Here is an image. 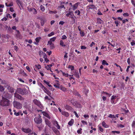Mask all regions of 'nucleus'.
Segmentation results:
<instances>
[{
    "instance_id": "obj_11",
    "label": "nucleus",
    "mask_w": 135,
    "mask_h": 135,
    "mask_svg": "<svg viewBox=\"0 0 135 135\" xmlns=\"http://www.w3.org/2000/svg\"><path fill=\"white\" fill-rule=\"evenodd\" d=\"M21 129L23 132L26 133H30L31 132V130L29 128L26 129L22 128Z\"/></svg>"
},
{
    "instance_id": "obj_21",
    "label": "nucleus",
    "mask_w": 135,
    "mask_h": 135,
    "mask_svg": "<svg viewBox=\"0 0 135 135\" xmlns=\"http://www.w3.org/2000/svg\"><path fill=\"white\" fill-rule=\"evenodd\" d=\"M73 75L75 76L77 78H79V74L78 72L75 71Z\"/></svg>"
},
{
    "instance_id": "obj_17",
    "label": "nucleus",
    "mask_w": 135,
    "mask_h": 135,
    "mask_svg": "<svg viewBox=\"0 0 135 135\" xmlns=\"http://www.w3.org/2000/svg\"><path fill=\"white\" fill-rule=\"evenodd\" d=\"M52 129L54 132L56 134L58 135L59 134V131L56 128L53 127L52 128Z\"/></svg>"
},
{
    "instance_id": "obj_27",
    "label": "nucleus",
    "mask_w": 135,
    "mask_h": 135,
    "mask_svg": "<svg viewBox=\"0 0 135 135\" xmlns=\"http://www.w3.org/2000/svg\"><path fill=\"white\" fill-rule=\"evenodd\" d=\"M60 85L58 83H57L56 84L54 85V86L56 88L59 89L60 87Z\"/></svg>"
},
{
    "instance_id": "obj_3",
    "label": "nucleus",
    "mask_w": 135,
    "mask_h": 135,
    "mask_svg": "<svg viewBox=\"0 0 135 135\" xmlns=\"http://www.w3.org/2000/svg\"><path fill=\"white\" fill-rule=\"evenodd\" d=\"M14 107L17 109H21L22 108V105L19 102L16 101H14L13 102Z\"/></svg>"
},
{
    "instance_id": "obj_7",
    "label": "nucleus",
    "mask_w": 135,
    "mask_h": 135,
    "mask_svg": "<svg viewBox=\"0 0 135 135\" xmlns=\"http://www.w3.org/2000/svg\"><path fill=\"white\" fill-rule=\"evenodd\" d=\"M28 11L29 12H31L34 14H36L37 13V10L35 8H31L28 9Z\"/></svg>"
},
{
    "instance_id": "obj_26",
    "label": "nucleus",
    "mask_w": 135,
    "mask_h": 135,
    "mask_svg": "<svg viewBox=\"0 0 135 135\" xmlns=\"http://www.w3.org/2000/svg\"><path fill=\"white\" fill-rule=\"evenodd\" d=\"M40 87L44 91L46 88L42 84L40 83L39 84Z\"/></svg>"
},
{
    "instance_id": "obj_61",
    "label": "nucleus",
    "mask_w": 135,
    "mask_h": 135,
    "mask_svg": "<svg viewBox=\"0 0 135 135\" xmlns=\"http://www.w3.org/2000/svg\"><path fill=\"white\" fill-rule=\"evenodd\" d=\"M26 69L28 70V71L29 72L31 71V70L30 69V68L28 66H27L26 67Z\"/></svg>"
},
{
    "instance_id": "obj_5",
    "label": "nucleus",
    "mask_w": 135,
    "mask_h": 135,
    "mask_svg": "<svg viewBox=\"0 0 135 135\" xmlns=\"http://www.w3.org/2000/svg\"><path fill=\"white\" fill-rule=\"evenodd\" d=\"M33 103L41 109L43 108V107L40 102L37 99H34L33 100Z\"/></svg>"
},
{
    "instance_id": "obj_19",
    "label": "nucleus",
    "mask_w": 135,
    "mask_h": 135,
    "mask_svg": "<svg viewBox=\"0 0 135 135\" xmlns=\"http://www.w3.org/2000/svg\"><path fill=\"white\" fill-rule=\"evenodd\" d=\"M52 66V64L48 65L47 66H46L45 68L47 70H50L52 72L51 70V67Z\"/></svg>"
},
{
    "instance_id": "obj_50",
    "label": "nucleus",
    "mask_w": 135,
    "mask_h": 135,
    "mask_svg": "<svg viewBox=\"0 0 135 135\" xmlns=\"http://www.w3.org/2000/svg\"><path fill=\"white\" fill-rule=\"evenodd\" d=\"M123 16L124 17H128L129 16V15L128 13H126L123 14Z\"/></svg>"
},
{
    "instance_id": "obj_24",
    "label": "nucleus",
    "mask_w": 135,
    "mask_h": 135,
    "mask_svg": "<svg viewBox=\"0 0 135 135\" xmlns=\"http://www.w3.org/2000/svg\"><path fill=\"white\" fill-rule=\"evenodd\" d=\"M102 125L105 128H107L109 127V126L107 125L104 121L102 122Z\"/></svg>"
},
{
    "instance_id": "obj_12",
    "label": "nucleus",
    "mask_w": 135,
    "mask_h": 135,
    "mask_svg": "<svg viewBox=\"0 0 135 135\" xmlns=\"http://www.w3.org/2000/svg\"><path fill=\"white\" fill-rule=\"evenodd\" d=\"M44 91V92L47 94L51 98H52L51 96V92L47 90V89L46 88Z\"/></svg>"
},
{
    "instance_id": "obj_47",
    "label": "nucleus",
    "mask_w": 135,
    "mask_h": 135,
    "mask_svg": "<svg viewBox=\"0 0 135 135\" xmlns=\"http://www.w3.org/2000/svg\"><path fill=\"white\" fill-rule=\"evenodd\" d=\"M3 84H5V85H4L5 87L7 88L8 89H9V85L8 84H6V81H5V83Z\"/></svg>"
},
{
    "instance_id": "obj_13",
    "label": "nucleus",
    "mask_w": 135,
    "mask_h": 135,
    "mask_svg": "<svg viewBox=\"0 0 135 135\" xmlns=\"http://www.w3.org/2000/svg\"><path fill=\"white\" fill-rule=\"evenodd\" d=\"M54 124L58 129H60V127L59 125L58 122L56 121L55 120L54 121Z\"/></svg>"
},
{
    "instance_id": "obj_20",
    "label": "nucleus",
    "mask_w": 135,
    "mask_h": 135,
    "mask_svg": "<svg viewBox=\"0 0 135 135\" xmlns=\"http://www.w3.org/2000/svg\"><path fill=\"white\" fill-rule=\"evenodd\" d=\"M41 38L40 37H37L35 39V41L36 42H34V43L35 44L37 45L38 43L39 42Z\"/></svg>"
},
{
    "instance_id": "obj_39",
    "label": "nucleus",
    "mask_w": 135,
    "mask_h": 135,
    "mask_svg": "<svg viewBox=\"0 0 135 135\" xmlns=\"http://www.w3.org/2000/svg\"><path fill=\"white\" fill-rule=\"evenodd\" d=\"M63 75L66 77H68L69 75L71 76V75H69L67 73H62Z\"/></svg>"
},
{
    "instance_id": "obj_23",
    "label": "nucleus",
    "mask_w": 135,
    "mask_h": 135,
    "mask_svg": "<svg viewBox=\"0 0 135 135\" xmlns=\"http://www.w3.org/2000/svg\"><path fill=\"white\" fill-rule=\"evenodd\" d=\"M46 20L44 18L42 19L41 20V23L42 26H43L45 23L46 22Z\"/></svg>"
},
{
    "instance_id": "obj_31",
    "label": "nucleus",
    "mask_w": 135,
    "mask_h": 135,
    "mask_svg": "<svg viewBox=\"0 0 135 135\" xmlns=\"http://www.w3.org/2000/svg\"><path fill=\"white\" fill-rule=\"evenodd\" d=\"M74 122V120L71 119L68 123V124L69 125L71 126L72 125L73 123Z\"/></svg>"
},
{
    "instance_id": "obj_35",
    "label": "nucleus",
    "mask_w": 135,
    "mask_h": 135,
    "mask_svg": "<svg viewBox=\"0 0 135 135\" xmlns=\"http://www.w3.org/2000/svg\"><path fill=\"white\" fill-rule=\"evenodd\" d=\"M56 37H54L51 38L49 41H51V42H54L55 40L56 39Z\"/></svg>"
},
{
    "instance_id": "obj_49",
    "label": "nucleus",
    "mask_w": 135,
    "mask_h": 135,
    "mask_svg": "<svg viewBox=\"0 0 135 135\" xmlns=\"http://www.w3.org/2000/svg\"><path fill=\"white\" fill-rule=\"evenodd\" d=\"M81 122L82 123H83V124L84 125L85 124L86 125H87V122L86 121H84L83 120H82L81 121Z\"/></svg>"
},
{
    "instance_id": "obj_48",
    "label": "nucleus",
    "mask_w": 135,
    "mask_h": 135,
    "mask_svg": "<svg viewBox=\"0 0 135 135\" xmlns=\"http://www.w3.org/2000/svg\"><path fill=\"white\" fill-rule=\"evenodd\" d=\"M132 126L133 127L135 128V120L133 121L132 124Z\"/></svg>"
},
{
    "instance_id": "obj_62",
    "label": "nucleus",
    "mask_w": 135,
    "mask_h": 135,
    "mask_svg": "<svg viewBox=\"0 0 135 135\" xmlns=\"http://www.w3.org/2000/svg\"><path fill=\"white\" fill-rule=\"evenodd\" d=\"M74 113L75 114L77 118H78L79 117V115L78 114L76 113V112L75 111H74Z\"/></svg>"
},
{
    "instance_id": "obj_40",
    "label": "nucleus",
    "mask_w": 135,
    "mask_h": 135,
    "mask_svg": "<svg viewBox=\"0 0 135 135\" xmlns=\"http://www.w3.org/2000/svg\"><path fill=\"white\" fill-rule=\"evenodd\" d=\"M68 68L70 69L71 70H73L74 69V67L72 65H69Z\"/></svg>"
},
{
    "instance_id": "obj_4",
    "label": "nucleus",
    "mask_w": 135,
    "mask_h": 135,
    "mask_svg": "<svg viewBox=\"0 0 135 135\" xmlns=\"http://www.w3.org/2000/svg\"><path fill=\"white\" fill-rule=\"evenodd\" d=\"M118 100V98H117L116 96L113 95L111 98L110 101L113 104H115L117 102Z\"/></svg>"
},
{
    "instance_id": "obj_57",
    "label": "nucleus",
    "mask_w": 135,
    "mask_h": 135,
    "mask_svg": "<svg viewBox=\"0 0 135 135\" xmlns=\"http://www.w3.org/2000/svg\"><path fill=\"white\" fill-rule=\"evenodd\" d=\"M112 132L114 133H117V134H119L120 133L119 131H113Z\"/></svg>"
},
{
    "instance_id": "obj_42",
    "label": "nucleus",
    "mask_w": 135,
    "mask_h": 135,
    "mask_svg": "<svg viewBox=\"0 0 135 135\" xmlns=\"http://www.w3.org/2000/svg\"><path fill=\"white\" fill-rule=\"evenodd\" d=\"M122 20H120V21H122L123 23H125L126 22H128V20L127 19H126L125 20H122L123 18H122Z\"/></svg>"
},
{
    "instance_id": "obj_60",
    "label": "nucleus",
    "mask_w": 135,
    "mask_h": 135,
    "mask_svg": "<svg viewBox=\"0 0 135 135\" xmlns=\"http://www.w3.org/2000/svg\"><path fill=\"white\" fill-rule=\"evenodd\" d=\"M13 5V4L12 2H11L10 3L8 4V7H11Z\"/></svg>"
},
{
    "instance_id": "obj_22",
    "label": "nucleus",
    "mask_w": 135,
    "mask_h": 135,
    "mask_svg": "<svg viewBox=\"0 0 135 135\" xmlns=\"http://www.w3.org/2000/svg\"><path fill=\"white\" fill-rule=\"evenodd\" d=\"M97 22L98 23L100 24H102L103 23V21L101 20L100 18H98L97 19Z\"/></svg>"
},
{
    "instance_id": "obj_1",
    "label": "nucleus",
    "mask_w": 135,
    "mask_h": 135,
    "mask_svg": "<svg viewBox=\"0 0 135 135\" xmlns=\"http://www.w3.org/2000/svg\"><path fill=\"white\" fill-rule=\"evenodd\" d=\"M9 104V100L4 98H3L2 100L0 102L1 105L4 106H7Z\"/></svg>"
},
{
    "instance_id": "obj_8",
    "label": "nucleus",
    "mask_w": 135,
    "mask_h": 135,
    "mask_svg": "<svg viewBox=\"0 0 135 135\" xmlns=\"http://www.w3.org/2000/svg\"><path fill=\"white\" fill-rule=\"evenodd\" d=\"M47 45H49L50 49H53L55 48L54 45V44L51 41H48L47 42Z\"/></svg>"
},
{
    "instance_id": "obj_56",
    "label": "nucleus",
    "mask_w": 135,
    "mask_h": 135,
    "mask_svg": "<svg viewBox=\"0 0 135 135\" xmlns=\"http://www.w3.org/2000/svg\"><path fill=\"white\" fill-rule=\"evenodd\" d=\"M82 130V129L81 128H80L77 131V132L78 133H81V131Z\"/></svg>"
},
{
    "instance_id": "obj_28",
    "label": "nucleus",
    "mask_w": 135,
    "mask_h": 135,
    "mask_svg": "<svg viewBox=\"0 0 135 135\" xmlns=\"http://www.w3.org/2000/svg\"><path fill=\"white\" fill-rule=\"evenodd\" d=\"M102 64L103 65H109L104 60H103L102 61Z\"/></svg>"
},
{
    "instance_id": "obj_53",
    "label": "nucleus",
    "mask_w": 135,
    "mask_h": 135,
    "mask_svg": "<svg viewBox=\"0 0 135 135\" xmlns=\"http://www.w3.org/2000/svg\"><path fill=\"white\" fill-rule=\"evenodd\" d=\"M1 82V83L2 84H3L5 83V81L4 80L3 81L0 78V82Z\"/></svg>"
},
{
    "instance_id": "obj_6",
    "label": "nucleus",
    "mask_w": 135,
    "mask_h": 135,
    "mask_svg": "<svg viewBox=\"0 0 135 135\" xmlns=\"http://www.w3.org/2000/svg\"><path fill=\"white\" fill-rule=\"evenodd\" d=\"M34 121L37 124L41 123L42 122V120L40 117H35L34 119Z\"/></svg>"
},
{
    "instance_id": "obj_58",
    "label": "nucleus",
    "mask_w": 135,
    "mask_h": 135,
    "mask_svg": "<svg viewBox=\"0 0 135 135\" xmlns=\"http://www.w3.org/2000/svg\"><path fill=\"white\" fill-rule=\"evenodd\" d=\"M6 16L7 18H12V16H11L8 13L7 14Z\"/></svg>"
},
{
    "instance_id": "obj_10",
    "label": "nucleus",
    "mask_w": 135,
    "mask_h": 135,
    "mask_svg": "<svg viewBox=\"0 0 135 135\" xmlns=\"http://www.w3.org/2000/svg\"><path fill=\"white\" fill-rule=\"evenodd\" d=\"M64 108L68 110H71L73 109L71 107L67 104H65L64 106Z\"/></svg>"
},
{
    "instance_id": "obj_63",
    "label": "nucleus",
    "mask_w": 135,
    "mask_h": 135,
    "mask_svg": "<svg viewBox=\"0 0 135 135\" xmlns=\"http://www.w3.org/2000/svg\"><path fill=\"white\" fill-rule=\"evenodd\" d=\"M86 47L84 46H81V49H86Z\"/></svg>"
},
{
    "instance_id": "obj_29",
    "label": "nucleus",
    "mask_w": 135,
    "mask_h": 135,
    "mask_svg": "<svg viewBox=\"0 0 135 135\" xmlns=\"http://www.w3.org/2000/svg\"><path fill=\"white\" fill-rule=\"evenodd\" d=\"M112 18L114 20H115V21L117 20H122V18L120 17H119L117 18H115L113 17H112Z\"/></svg>"
},
{
    "instance_id": "obj_38",
    "label": "nucleus",
    "mask_w": 135,
    "mask_h": 135,
    "mask_svg": "<svg viewBox=\"0 0 135 135\" xmlns=\"http://www.w3.org/2000/svg\"><path fill=\"white\" fill-rule=\"evenodd\" d=\"M4 88L3 86L0 85V91H4Z\"/></svg>"
},
{
    "instance_id": "obj_59",
    "label": "nucleus",
    "mask_w": 135,
    "mask_h": 135,
    "mask_svg": "<svg viewBox=\"0 0 135 135\" xmlns=\"http://www.w3.org/2000/svg\"><path fill=\"white\" fill-rule=\"evenodd\" d=\"M65 23V22L63 21H60L59 22V24L61 25H63Z\"/></svg>"
},
{
    "instance_id": "obj_46",
    "label": "nucleus",
    "mask_w": 135,
    "mask_h": 135,
    "mask_svg": "<svg viewBox=\"0 0 135 135\" xmlns=\"http://www.w3.org/2000/svg\"><path fill=\"white\" fill-rule=\"evenodd\" d=\"M80 35L81 36H83L85 35V33L84 32H82L81 31L80 32Z\"/></svg>"
},
{
    "instance_id": "obj_34",
    "label": "nucleus",
    "mask_w": 135,
    "mask_h": 135,
    "mask_svg": "<svg viewBox=\"0 0 135 135\" xmlns=\"http://www.w3.org/2000/svg\"><path fill=\"white\" fill-rule=\"evenodd\" d=\"M118 20H117L114 21V23L116 25V26L117 27L119 24V23L120 22L119 21H118Z\"/></svg>"
},
{
    "instance_id": "obj_16",
    "label": "nucleus",
    "mask_w": 135,
    "mask_h": 135,
    "mask_svg": "<svg viewBox=\"0 0 135 135\" xmlns=\"http://www.w3.org/2000/svg\"><path fill=\"white\" fill-rule=\"evenodd\" d=\"M87 8L89 9H93L94 8H96L95 7V6L93 4H91L89 6H88L87 7Z\"/></svg>"
},
{
    "instance_id": "obj_25",
    "label": "nucleus",
    "mask_w": 135,
    "mask_h": 135,
    "mask_svg": "<svg viewBox=\"0 0 135 135\" xmlns=\"http://www.w3.org/2000/svg\"><path fill=\"white\" fill-rule=\"evenodd\" d=\"M42 113L44 116L48 118H50V117L48 114L45 112H43Z\"/></svg>"
},
{
    "instance_id": "obj_52",
    "label": "nucleus",
    "mask_w": 135,
    "mask_h": 135,
    "mask_svg": "<svg viewBox=\"0 0 135 135\" xmlns=\"http://www.w3.org/2000/svg\"><path fill=\"white\" fill-rule=\"evenodd\" d=\"M131 44L132 46L135 45V41L134 40H133L131 42Z\"/></svg>"
},
{
    "instance_id": "obj_30",
    "label": "nucleus",
    "mask_w": 135,
    "mask_h": 135,
    "mask_svg": "<svg viewBox=\"0 0 135 135\" xmlns=\"http://www.w3.org/2000/svg\"><path fill=\"white\" fill-rule=\"evenodd\" d=\"M75 13L77 14V15L79 16H80V11L79 10H76L75 12Z\"/></svg>"
},
{
    "instance_id": "obj_9",
    "label": "nucleus",
    "mask_w": 135,
    "mask_h": 135,
    "mask_svg": "<svg viewBox=\"0 0 135 135\" xmlns=\"http://www.w3.org/2000/svg\"><path fill=\"white\" fill-rule=\"evenodd\" d=\"M14 96L16 98L19 99L20 100H24V98L23 97L17 93H15Z\"/></svg>"
},
{
    "instance_id": "obj_33",
    "label": "nucleus",
    "mask_w": 135,
    "mask_h": 135,
    "mask_svg": "<svg viewBox=\"0 0 135 135\" xmlns=\"http://www.w3.org/2000/svg\"><path fill=\"white\" fill-rule=\"evenodd\" d=\"M60 88V90L64 91H66V88L62 86H61Z\"/></svg>"
},
{
    "instance_id": "obj_55",
    "label": "nucleus",
    "mask_w": 135,
    "mask_h": 135,
    "mask_svg": "<svg viewBox=\"0 0 135 135\" xmlns=\"http://www.w3.org/2000/svg\"><path fill=\"white\" fill-rule=\"evenodd\" d=\"M28 135H37V134L35 133L32 132H31L29 133Z\"/></svg>"
},
{
    "instance_id": "obj_18",
    "label": "nucleus",
    "mask_w": 135,
    "mask_h": 135,
    "mask_svg": "<svg viewBox=\"0 0 135 135\" xmlns=\"http://www.w3.org/2000/svg\"><path fill=\"white\" fill-rule=\"evenodd\" d=\"M45 122L46 124L49 127H51V123L48 120L46 119L45 120Z\"/></svg>"
},
{
    "instance_id": "obj_43",
    "label": "nucleus",
    "mask_w": 135,
    "mask_h": 135,
    "mask_svg": "<svg viewBox=\"0 0 135 135\" xmlns=\"http://www.w3.org/2000/svg\"><path fill=\"white\" fill-rule=\"evenodd\" d=\"M58 8L59 9H62V8H64V9H65V7H64V5H62L59 6L58 7Z\"/></svg>"
},
{
    "instance_id": "obj_37",
    "label": "nucleus",
    "mask_w": 135,
    "mask_h": 135,
    "mask_svg": "<svg viewBox=\"0 0 135 135\" xmlns=\"http://www.w3.org/2000/svg\"><path fill=\"white\" fill-rule=\"evenodd\" d=\"M35 66L36 68L38 69H40L41 68V65L39 64L36 65Z\"/></svg>"
},
{
    "instance_id": "obj_51",
    "label": "nucleus",
    "mask_w": 135,
    "mask_h": 135,
    "mask_svg": "<svg viewBox=\"0 0 135 135\" xmlns=\"http://www.w3.org/2000/svg\"><path fill=\"white\" fill-rule=\"evenodd\" d=\"M67 38V37L65 35H63L61 39L62 40L65 39Z\"/></svg>"
},
{
    "instance_id": "obj_54",
    "label": "nucleus",
    "mask_w": 135,
    "mask_h": 135,
    "mask_svg": "<svg viewBox=\"0 0 135 135\" xmlns=\"http://www.w3.org/2000/svg\"><path fill=\"white\" fill-rule=\"evenodd\" d=\"M18 80H19L22 83H24V81L21 78H18Z\"/></svg>"
},
{
    "instance_id": "obj_15",
    "label": "nucleus",
    "mask_w": 135,
    "mask_h": 135,
    "mask_svg": "<svg viewBox=\"0 0 135 135\" xmlns=\"http://www.w3.org/2000/svg\"><path fill=\"white\" fill-rule=\"evenodd\" d=\"M79 4L80 3H79L78 2L75 3L73 6H72L73 7V10H74L76 9L77 8Z\"/></svg>"
},
{
    "instance_id": "obj_45",
    "label": "nucleus",
    "mask_w": 135,
    "mask_h": 135,
    "mask_svg": "<svg viewBox=\"0 0 135 135\" xmlns=\"http://www.w3.org/2000/svg\"><path fill=\"white\" fill-rule=\"evenodd\" d=\"M40 9L43 12L45 10V9L44 7L42 5H41L40 6Z\"/></svg>"
},
{
    "instance_id": "obj_14",
    "label": "nucleus",
    "mask_w": 135,
    "mask_h": 135,
    "mask_svg": "<svg viewBox=\"0 0 135 135\" xmlns=\"http://www.w3.org/2000/svg\"><path fill=\"white\" fill-rule=\"evenodd\" d=\"M61 114L64 116L67 117L69 116V113L65 111H62L61 112Z\"/></svg>"
},
{
    "instance_id": "obj_32",
    "label": "nucleus",
    "mask_w": 135,
    "mask_h": 135,
    "mask_svg": "<svg viewBox=\"0 0 135 135\" xmlns=\"http://www.w3.org/2000/svg\"><path fill=\"white\" fill-rule=\"evenodd\" d=\"M60 45L62 46H65V45L64 44V42L62 40H61L60 41Z\"/></svg>"
},
{
    "instance_id": "obj_2",
    "label": "nucleus",
    "mask_w": 135,
    "mask_h": 135,
    "mask_svg": "<svg viewBox=\"0 0 135 135\" xmlns=\"http://www.w3.org/2000/svg\"><path fill=\"white\" fill-rule=\"evenodd\" d=\"M17 92L22 95H26L27 94L28 92L25 88L21 89L20 88L17 89Z\"/></svg>"
},
{
    "instance_id": "obj_44",
    "label": "nucleus",
    "mask_w": 135,
    "mask_h": 135,
    "mask_svg": "<svg viewBox=\"0 0 135 135\" xmlns=\"http://www.w3.org/2000/svg\"><path fill=\"white\" fill-rule=\"evenodd\" d=\"M57 13V12L56 11H49V13L50 14H52V13Z\"/></svg>"
},
{
    "instance_id": "obj_41",
    "label": "nucleus",
    "mask_w": 135,
    "mask_h": 135,
    "mask_svg": "<svg viewBox=\"0 0 135 135\" xmlns=\"http://www.w3.org/2000/svg\"><path fill=\"white\" fill-rule=\"evenodd\" d=\"M55 34V33H54V32H51L49 34H48V37H50L52 35H54Z\"/></svg>"
},
{
    "instance_id": "obj_36",
    "label": "nucleus",
    "mask_w": 135,
    "mask_h": 135,
    "mask_svg": "<svg viewBox=\"0 0 135 135\" xmlns=\"http://www.w3.org/2000/svg\"><path fill=\"white\" fill-rule=\"evenodd\" d=\"M108 117L112 118H115V116L114 115L110 114L108 116Z\"/></svg>"
},
{
    "instance_id": "obj_64",
    "label": "nucleus",
    "mask_w": 135,
    "mask_h": 135,
    "mask_svg": "<svg viewBox=\"0 0 135 135\" xmlns=\"http://www.w3.org/2000/svg\"><path fill=\"white\" fill-rule=\"evenodd\" d=\"M15 50L17 51L18 47L16 46H15L14 47Z\"/></svg>"
}]
</instances>
